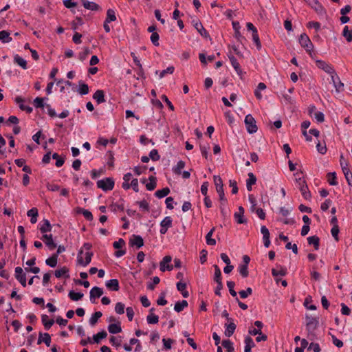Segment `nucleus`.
Segmentation results:
<instances>
[{
	"instance_id": "nucleus-1",
	"label": "nucleus",
	"mask_w": 352,
	"mask_h": 352,
	"mask_svg": "<svg viewBox=\"0 0 352 352\" xmlns=\"http://www.w3.org/2000/svg\"><path fill=\"white\" fill-rule=\"evenodd\" d=\"M305 319L307 338L311 340H314L316 338L315 330L318 326V320L317 318L309 315H306Z\"/></svg>"
},
{
	"instance_id": "nucleus-30",
	"label": "nucleus",
	"mask_w": 352,
	"mask_h": 352,
	"mask_svg": "<svg viewBox=\"0 0 352 352\" xmlns=\"http://www.w3.org/2000/svg\"><path fill=\"white\" fill-rule=\"evenodd\" d=\"M93 98L96 100L98 104L105 102L104 93L102 90H97L93 95Z\"/></svg>"
},
{
	"instance_id": "nucleus-60",
	"label": "nucleus",
	"mask_w": 352,
	"mask_h": 352,
	"mask_svg": "<svg viewBox=\"0 0 352 352\" xmlns=\"http://www.w3.org/2000/svg\"><path fill=\"white\" fill-rule=\"evenodd\" d=\"M175 71V67L173 66H169L166 69H164L160 72L159 76L160 78H162L167 74H173Z\"/></svg>"
},
{
	"instance_id": "nucleus-13",
	"label": "nucleus",
	"mask_w": 352,
	"mask_h": 352,
	"mask_svg": "<svg viewBox=\"0 0 352 352\" xmlns=\"http://www.w3.org/2000/svg\"><path fill=\"white\" fill-rule=\"evenodd\" d=\"M318 67L322 69L325 72L332 75L335 73V70L332 66L323 60H317L316 62Z\"/></svg>"
},
{
	"instance_id": "nucleus-17",
	"label": "nucleus",
	"mask_w": 352,
	"mask_h": 352,
	"mask_svg": "<svg viewBox=\"0 0 352 352\" xmlns=\"http://www.w3.org/2000/svg\"><path fill=\"white\" fill-rule=\"evenodd\" d=\"M16 103L19 105V107L21 110L25 111L28 113L32 112V108L31 107L27 106L24 104V100L21 96H17L15 98Z\"/></svg>"
},
{
	"instance_id": "nucleus-2",
	"label": "nucleus",
	"mask_w": 352,
	"mask_h": 352,
	"mask_svg": "<svg viewBox=\"0 0 352 352\" xmlns=\"http://www.w3.org/2000/svg\"><path fill=\"white\" fill-rule=\"evenodd\" d=\"M213 179L214 185L216 186V190L219 194L220 201L226 202V199L225 198V195L223 192V184L221 178L218 175H214L213 177Z\"/></svg>"
},
{
	"instance_id": "nucleus-53",
	"label": "nucleus",
	"mask_w": 352,
	"mask_h": 352,
	"mask_svg": "<svg viewBox=\"0 0 352 352\" xmlns=\"http://www.w3.org/2000/svg\"><path fill=\"white\" fill-rule=\"evenodd\" d=\"M185 166V162L182 160H180L177 162L175 167L173 168V172L175 174L180 175L182 173V170Z\"/></svg>"
},
{
	"instance_id": "nucleus-41",
	"label": "nucleus",
	"mask_w": 352,
	"mask_h": 352,
	"mask_svg": "<svg viewBox=\"0 0 352 352\" xmlns=\"http://www.w3.org/2000/svg\"><path fill=\"white\" fill-rule=\"evenodd\" d=\"M149 182L146 184V189L149 191L153 190L156 188V177L154 176H150Z\"/></svg>"
},
{
	"instance_id": "nucleus-7",
	"label": "nucleus",
	"mask_w": 352,
	"mask_h": 352,
	"mask_svg": "<svg viewBox=\"0 0 352 352\" xmlns=\"http://www.w3.org/2000/svg\"><path fill=\"white\" fill-rule=\"evenodd\" d=\"M83 250H80L78 256H77V260L79 265H82L83 267H86L87 265H89L91 261V258L93 256V252H86L85 253V260L82 257Z\"/></svg>"
},
{
	"instance_id": "nucleus-37",
	"label": "nucleus",
	"mask_w": 352,
	"mask_h": 352,
	"mask_svg": "<svg viewBox=\"0 0 352 352\" xmlns=\"http://www.w3.org/2000/svg\"><path fill=\"white\" fill-rule=\"evenodd\" d=\"M188 302L185 300H183L182 301H178L175 303L174 309L177 312L182 311L184 308L188 307Z\"/></svg>"
},
{
	"instance_id": "nucleus-56",
	"label": "nucleus",
	"mask_w": 352,
	"mask_h": 352,
	"mask_svg": "<svg viewBox=\"0 0 352 352\" xmlns=\"http://www.w3.org/2000/svg\"><path fill=\"white\" fill-rule=\"evenodd\" d=\"M252 40L256 46V48L258 50H261V41L259 39V36H258L257 30L252 32Z\"/></svg>"
},
{
	"instance_id": "nucleus-34",
	"label": "nucleus",
	"mask_w": 352,
	"mask_h": 352,
	"mask_svg": "<svg viewBox=\"0 0 352 352\" xmlns=\"http://www.w3.org/2000/svg\"><path fill=\"white\" fill-rule=\"evenodd\" d=\"M14 63L21 67L23 69H27L26 60L18 54L14 56Z\"/></svg>"
},
{
	"instance_id": "nucleus-35",
	"label": "nucleus",
	"mask_w": 352,
	"mask_h": 352,
	"mask_svg": "<svg viewBox=\"0 0 352 352\" xmlns=\"http://www.w3.org/2000/svg\"><path fill=\"white\" fill-rule=\"evenodd\" d=\"M52 230V226L47 219H43L42 224H41L40 230L42 233H46L50 232Z\"/></svg>"
},
{
	"instance_id": "nucleus-46",
	"label": "nucleus",
	"mask_w": 352,
	"mask_h": 352,
	"mask_svg": "<svg viewBox=\"0 0 352 352\" xmlns=\"http://www.w3.org/2000/svg\"><path fill=\"white\" fill-rule=\"evenodd\" d=\"M221 344L227 352H234L233 343L230 340H223Z\"/></svg>"
},
{
	"instance_id": "nucleus-39",
	"label": "nucleus",
	"mask_w": 352,
	"mask_h": 352,
	"mask_svg": "<svg viewBox=\"0 0 352 352\" xmlns=\"http://www.w3.org/2000/svg\"><path fill=\"white\" fill-rule=\"evenodd\" d=\"M132 174L130 173H128L125 174L123 177V183H122V188L125 190H128L130 188L129 185V181L132 180Z\"/></svg>"
},
{
	"instance_id": "nucleus-33",
	"label": "nucleus",
	"mask_w": 352,
	"mask_h": 352,
	"mask_svg": "<svg viewBox=\"0 0 352 352\" xmlns=\"http://www.w3.org/2000/svg\"><path fill=\"white\" fill-rule=\"evenodd\" d=\"M307 242L309 245H313L314 249L318 250L320 246V239L317 236H311L307 238Z\"/></svg>"
},
{
	"instance_id": "nucleus-27",
	"label": "nucleus",
	"mask_w": 352,
	"mask_h": 352,
	"mask_svg": "<svg viewBox=\"0 0 352 352\" xmlns=\"http://www.w3.org/2000/svg\"><path fill=\"white\" fill-rule=\"evenodd\" d=\"M108 331L109 333H111L112 334H116V333L121 332L122 328H121L120 322H118L117 323L110 324L108 326Z\"/></svg>"
},
{
	"instance_id": "nucleus-57",
	"label": "nucleus",
	"mask_w": 352,
	"mask_h": 352,
	"mask_svg": "<svg viewBox=\"0 0 352 352\" xmlns=\"http://www.w3.org/2000/svg\"><path fill=\"white\" fill-rule=\"evenodd\" d=\"M239 272L240 274L243 277H244V278L248 277V274H249V272H248V265H243V264H241L239 266Z\"/></svg>"
},
{
	"instance_id": "nucleus-52",
	"label": "nucleus",
	"mask_w": 352,
	"mask_h": 352,
	"mask_svg": "<svg viewBox=\"0 0 352 352\" xmlns=\"http://www.w3.org/2000/svg\"><path fill=\"white\" fill-rule=\"evenodd\" d=\"M68 296L72 300L78 301L83 297V294L80 292H74V291H70Z\"/></svg>"
},
{
	"instance_id": "nucleus-4",
	"label": "nucleus",
	"mask_w": 352,
	"mask_h": 352,
	"mask_svg": "<svg viewBox=\"0 0 352 352\" xmlns=\"http://www.w3.org/2000/svg\"><path fill=\"white\" fill-rule=\"evenodd\" d=\"M245 124L249 133H254L257 131L258 128L256 124V120L251 114H248L245 118Z\"/></svg>"
},
{
	"instance_id": "nucleus-21",
	"label": "nucleus",
	"mask_w": 352,
	"mask_h": 352,
	"mask_svg": "<svg viewBox=\"0 0 352 352\" xmlns=\"http://www.w3.org/2000/svg\"><path fill=\"white\" fill-rule=\"evenodd\" d=\"M244 209L242 206L239 207V211L234 213V219L239 224L246 223V220L243 218Z\"/></svg>"
},
{
	"instance_id": "nucleus-29",
	"label": "nucleus",
	"mask_w": 352,
	"mask_h": 352,
	"mask_svg": "<svg viewBox=\"0 0 352 352\" xmlns=\"http://www.w3.org/2000/svg\"><path fill=\"white\" fill-rule=\"evenodd\" d=\"M41 320L45 329L47 330L50 329L54 323V320L53 319L50 320L49 317L45 314L42 315Z\"/></svg>"
},
{
	"instance_id": "nucleus-36",
	"label": "nucleus",
	"mask_w": 352,
	"mask_h": 352,
	"mask_svg": "<svg viewBox=\"0 0 352 352\" xmlns=\"http://www.w3.org/2000/svg\"><path fill=\"white\" fill-rule=\"evenodd\" d=\"M215 230V228L213 227L208 232V234H206V243L208 245H214L216 244V241L215 239H212V236L214 233Z\"/></svg>"
},
{
	"instance_id": "nucleus-50",
	"label": "nucleus",
	"mask_w": 352,
	"mask_h": 352,
	"mask_svg": "<svg viewBox=\"0 0 352 352\" xmlns=\"http://www.w3.org/2000/svg\"><path fill=\"white\" fill-rule=\"evenodd\" d=\"M57 254H53L51 257L46 259L45 263L51 267H54L57 264Z\"/></svg>"
},
{
	"instance_id": "nucleus-58",
	"label": "nucleus",
	"mask_w": 352,
	"mask_h": 352,
	"mask_svg": "<svg viewBox=\"0 0 352 352\" xmlns=\"http://www.w3.org/2000/svg\"><path fill=\"white\" fill-rule=\"evenodd\" d=\"M146 320L148 324H157L159 321V317L157 315L150 314L147 316Z\"/></svg>"
},
{
	"instance_id": "nucleus-28",
	"label": "nucleus",
	"mask_w": 352,
	"mask_h": 352,
	"mask_svg": "<svg viewBox=\"0 0 352 352\" xmlns=\"http://www.w3.org/2000/svg\"><path fill=\"white\" fill-rule=\"evenodd\" d=\"M248 179L246 180V187L248 191L252 190V186L256 184V177L252 173H248Z\"/></svg>"
},
{
	"instance_id": "nucleus-47",
	"label": "nucleus",
	"mask_w": 352,
	"mask_h": 352,
	"mask_svg": "<svg viewBox=\"0 0 352 352\" xmlns=\"http://www.w3.org/2000/svg\"><path fill=\"white\" fill-rule=\"evenodd\" d=\"M170 192V189L167 187L164 188L161 190H158L155 192V195L157 197L161 199L166 196H167Z\"/></svg>"
},
{
	"instance_id": "nucleus-63",
	"label": "nucleus",
	"mask_w": 352,
	"mask_h": 352,
	"mask_svg": "<svg viewBox=\"0 0 352 352\" xmlns=\"http://www.w3.org/2000/svg\"><path fill=\"white\" fill-rule=\"evenodd\" d=\"M78 92L81 95H86L89 93V87L85 83H82L79 86Z\"/></svg>"
},
{
	"instance_id": "nucleus-61",
	"label": "nucleus",
	"mask_w": 352,
	"mask_h": 352,
	"mask_svg": "<svg viewBox=\"0 0 352 352\" xmlns=\"http://www.w3.org/2000/svg\"><path fill=\"white\" fill-rule=\"evenodd\" d=\"M252 293V289L251 287H248L245 290H241L239 292L240 297L241 298H246Z\"/></svg>"
},
{
	"instance_id": "nucleus-14",
	"label": "nucleus",
	"mask_w": 352,
	"mask_h": 352,
	"mask_svg": "<svg viewBox=\"0 0 352 352\" xmlns=\"http://www.w3.org/2000/svg\"><path fill=\"white\" fill-rule=\"evenodd\" d=\"M228 58L230 60V63H231L232 67H234L236 72L237 73V74L239 76H241L243 72L240 67V65H239V62L237 61L236 58L231 54V52H230L228 54Z\"/></svg>"
},
{
	"instance_id": "nucleus-22",
	"label": "nucleus",
	"mask_w": 352,
	"mask_h": 352,
	"mask_svg": "<svg viewBox=\"0 0 352 352\" xmlns=\"http://www.w3.org/2000/svg\"><path fill=\"white\" fill-rule=\"evenodd\" d=\"M110 208L113 212L123 211L124 210V200L120 199L118 202L112 204Z\"/></svg>"
},
{
	"instance_id": "nucleus-16",
	"label": "nucleus",
	"mask_w": 352,
	"mask_h": 352,
	"mask_svg": "<svg viewBox=\"0 0 352 352\" xmlns=\"http://www.w3.org/2000/svg\"><path fill=\"white\" fill-rule=\"evenodd\" d=\"M287 273V268L280 265H276V267L272 270V274L274 277H276L278 276H284Z\"/></svg>"
},
{
	"instance_id": "nucleus-51",
	"label": "nucleus",
	"mask_w": 352,
	"mask_h": 352,
	"mask_svg": "<svg viewBox=\"0 0 352 352\" xmlns=\"http://www.w3.org/2000/svg\"><path fill=\"white\" fill-rule=\"evenodd\" d=\"M107 336V333L105 331H102L98 332L97 334L93 336V340L94 342L99 343L100 340L105 338Z\"/></svg>"
},
{
	"instance_id": "nucleus-5",
	"label": "nucleus",
	"mask_w": 352,
	"mask_h": 352,
	"mask_svg": "<svg viewBox=\"0 0 352 352\" xmlns=\"http://www.w3.org/2000/svg\"><path fill=\"white\" fill-rule=\"evenodd\" d=\"M299 43L303 48H305L307 52L311 54L314 48V45L309 36L306 34H300L299 37Z\"/></svg>"
},
{
	"instance_id": "nucleus-55",
	"label": "nucleus",
	"mask_w": 352,
	"mask_h": 352,
	"mask_svg": "<svg viewBox=\"0 0 352 352\" xmlns=\"http://www.w3.org/2000/svg\"><path fill=\"white\" fill-rule=\"evenodd\" d=\"M45 98L36 97L34 100V105L36 108H43L45 106L46 107V104H44V100Z\"/></svg>"
},
{
	"instance_id": "nucleus-3",
	"label": "nucleus",
	"mask_w": 352,
	"mask_h": 352,
	"mask_svg": "<svg viewBox=\"0 0 352 352\" xmlns=\"http://www.w3.org/2000/svg\"><path fill=\"white\" fill-rule=\"evenodd\" d=\"M114 181L111 177H107L97 182L98 188H101L104 191L112 190L114 187Z\"/></svg>"
},
{
	"instance_id": "nucleus-24",
	"label": "nucleus",
	"mask_w": 352,
	"mask_h": 352,
	"mask_svg": "<svg viewBox=\"0 0 352 352\" xmlns=\"http://www.w3.org/2000/svg\"><path fill=\"white\" fill-rule=\"evenodd\" d=\"M82 3L85 8L90 10H98L100 6L95 2L89 1L88 0H81Z\"/></svg>"
},
{
	"instance_id": "nucleus-45",
	"label": "nucleus",
	"mask_w": 352,
	"mask_h": 352,
	"mask_svg": "<svg viewBox=\"0 0 352 352\" xmlns=\"http://www.w3.org/2000/svg\"><path fill=\"white\" fill-rule=\"evenodd\" d=\"M116 20L115 11L113 9H108L107 11L106 22H112Z\"/></svg>"
},
{
	"instance_id": "nucleus-11",
	"label": "nucleus",
	"mask_w": 352,
	"mask_h": 352,
	"mask_svg": "<svg viewBox=\"0 0 352 352\" xmlns=\"http://www.w3.org/2000/svg\"><path fill=\"white\" fill-rule=\"evenodd\" d=\"M331 81L336 92L340 93L344 90V83L341 82L339 76L336 73L331 75Z\"/></svg>"
},
{
	"instance_id": "nucleus-6",
	"label": "nucleus",
	"mask_w": 352,
	"mask_h": 352,
	"mask_svg": "<svg viewBox=\"0 0 352 352\" xmlns=\"http://www.w3.org/2000/svg\"><path fill=\"white\" fill-rule=\"evenodd\" d=\"M296 183L298 184V186L302 193V197L305 199H308L311 197V193L308 190V186L306 184L305 179L301 177L296 178Z\"/></svg>"
},
{
	"instance_id": "nucleus-18",
	"label": "nucleus",
	"mask_w": 352,
	"mask_h": 352,
	"mask_svg": "<svg viewBox=\"0 0 352 352\" xmlns=\"http://www.w3.org/2000/svg\"><path fill=\"white\" fill-rule=\"evenodd\" d=\"M261 232L263 234L264 245L265 248H268L270 245V232L266 226H262L261 228Z\"/></svg>"
},
{
	"instance_id": "nucleus-42",
	"label": "nucleus",
	"mask_w": 352,
	"mask_h": 352,
	"mask_svg": "<svg viewBox=\"0 0 352 352\" xmlns=\"http://www.w3.org/2000/svg\"><path fill=\"white\" fill-rule=\"evenodd\" d=\"M0 41H1L3 43H9L12 41V38L10 36V34L6 30H2L0 32Z\"/></svg>"
},
{
	"instance_id": "nucleus-32",
	"label": "nucleus",
	"mask_w": 352,
	"mask_h": 352,
	"mask_svg": "<svg viewBox=\"0 0 352 352\" xmlns=\"http://www.w3.org/2000/svg\"><path fill=\"white\" fill-rule=\"evenodd\" d=\"M27 214L28 217H30V221L32 224L36 223L37 221V217H38V210L36 208H32V209L29 210L27 212Z\"/></svg>"
},
{
	"instance_id": "nucleus-25",
	"label": "nucleus",
	"mask_w": 352,
	"mask_h": 352,
	"mask_svg": "<svg viewBox=\"0 0 352 352\" xmlns=\"http://www.w3.org/2000/svg\"><path fill=\"white\" fill-rule=\"evenodd\" d=\"M245 348L244 352H251L252 348L255 346V344L254 342L253 339L250 336H246L245 338Z\"/></svg>"
},
{
	"instance_id": "nucleus-12",
	"label": "nucleus",
	"mask_w": 352,
	"mask_h": 352,
	"mask_svg": "<svg viewBox=\"0 0 352 352\" xmlns=\"http://www.w3.org/2000/svg\"><path fill=\"white\" fill-rule=\"evenodd\" d=\"M41 240L50 250H53L56 248V244L53 241L52 234H43L41 237Z\"/></svg>"
},
{
	"instance_id": "nucleus-19",
	"label": "nucleus",
	"mask_w": 352,
	"mask_h": 352,
	"mask_svg": "<svg viewBox=\"0 0 352 352\" xmlns=\"http://www.w3.org/2000/svg\"><path fill=\"white\" fill-rule=\"evenodd\" d=\"M129 244L131 246H136L138 248H140L144 245V241L142 236L133 235V237L129 241Z\"/></svg>"
},
{
	"instance_id": "nucleus-64",
	"label": "nucleus",
	"mask_w": 352,
	"mask_h": 352,
	"mask_svg": "<svg viewBox=\"0 0 352 352\" xmlns=\"http://www.w3.org/2000/svg\"><path fill=\"white\" fill-rule=\"evenodd\" d=\"M159 39H160V36H159L158 33L153 32V34L151 36V41L155 46H159V45H160Z\"/></svg>"
},
{
	"instance_id": "nucleus-9",
	"label": "nucleus",
	"mask_w": 352,
	"mask_h": 352,
	"mask_svg": "<svg viewBox=\"0 0 352 352\" xmlns=\"http://www.w3.org/2000/svg\"><path fill=\"white\" fill-rule=\"evenodd\" d=\"M15 278L23 287L26 286V276L21 267H16L15 268Z\"/></svg>"
},
{
	"instance_id": "nucleus-23",
	"label": "nucleus",
	"mask_w": 352,
	"mask_h": 352,
	"mask_svg": "<svg viewBox=\"0 0 352 352\" xmlns=\"http://www.w3.org/2000/svg\"><path fill=\"white\" fill-rule=\"evenodd\" d=\"M236 324L233 322V320L230 321L228 324H226L225 335L227 337H230L233 335L235 329Z\"/></svg>"
},
{
	"instance_id": "nucleus-15",
	"label": "nucleus",
	"mask_w": 352,
	"mask_h": 352,
	"mask_svg": "<svg viewBox=\"0 0 352 352\" xmlns=\"http://www.w3.org/2000/svg\"><path fill=\"white\" fill-rule=\"evenodd\" d=\"M103 294V290L102 288L98 287H94L90 290V300L91 302H95V298H100Z\"/></svg>"
},
{
	"instance_id": "nucleus-48",
	"label": "nucleus",
	"mask_w": 352,
	"mask_h": 352,
	"mask_svg": "<svg viewBox=\"0 0 352 352\" xmlns=\"http://www.w3.org/2000/svg\"><path fill=\"white\" fill-rule=\"evenodd\" d=\"M342 35L348 42L352 41V30H349L348 26L344 28Z\"/></svg>"
},
{
	"instance_id": "nucleus-54",
	"label": "nucleus",
	"mask_w": 352,
	"mask_h": 352,
	"mask_svg": "<svg viewBox=\"0 0 352 352\" xmlns=\"http://www.w3.org/2000/svg\"><path fill=\"white\" fill-rule=\"evenodd\" d=\"M328 182L330 185L336 186L338 184V182L336 180V174L335 172L329 173L327 174Z\"/></svg>"
},
{
	"instance_id": "nucleus-31",
	"label": "nucleus",
	"mask_w": 352,
	"mask_h": 352,
	"mask_svg": "<svg viewBox=\"0 0 352 352\" xmlns=\"http://www.w3.org/2000/svg\"><path fill=\"white\" fill-rule=\"evenodd\" d=\"M193 23H193L194 27L199 32V33L202 36L207 37L208 36V32L206 30V29L204 28V26L202 25L201 23L198 21H193Z\"/></svg>"
},
{
	"instance_id": "nucleus-43",
	"label": "nucleus",
	"mask_w": 352,
	"mask_h": 352,
	"mask_svg": "<svg viewBox=\"0 0 352 352\" xmlns=\"http://www.w3.org/2000/svg\"><path fill=\"white\" fill-rule=\"evenodd\" d=\"M102 316L101 311H96L92 314L91 317L89 319V324L91 326H94L97 322L98 319Z\"/></svg>"
},
{
	"instance_id": "nucleus-38",
	"label": "nucleus",
	"mask_w": 352,
	"mask_h": 352,
	"mask_svg": "<svg viewBox=\"0 0 352 352\" xmlns=\"http://www.w3.org/2000/svg\"><path fill=\"white\" fill-rule=\"evenodd\" d=\"M68 269L66 267H63L59 270L55 271V276L56 278H60L65 276L66 278H69V275L68 274Z\"/></svg>"
},
{
	"instance_id": "nucleus-49",
	"label": "nucleus",
	"mask_w": 352,
	"mask_h": 352,
	"mask_svg": "<svg viewBox=\"0 0 352 352\" xmlns=\"http://www.w3.org/2000/svg\"><path fill=\"white\" fill-rule=\"evenodd\" d=\"M214 280L216 283H221V272L219 267L217 265H214Z\"/></svg>"
},
{
	"instance_id": "nucleus-44",
	"label": "nucleus",
	"mask_w": 352,
	"mask_h": 352,
	"mask_svg": "<svg viewBox=\"0 0 352 352\" xmlns=\"http://www.w3.org/2000/svg\"><path fill=\"white\" fill-rule=\"evenodd\" d=\"M342 172L344 175L345 179H346L348 184L352 186V173L350 170L349 167L344 168V170H342Z\"/></svg>"
},
{
	"instance_id": "nucleus-59",
	"label": "nucleus",
	"mask_w": 352,
	"mask_h": 352,
	"mask_svg": "<svg viewBox=\"0 0 352 352\" xmlns=\"http://www.w3.org/2000/svg\"><path fill=\"white\" fill-rule=\"evenodd\" d=\"M125 305L122 302H117L115 306V311L118 314H123L124 313Z\"/></svg>"
},
{
	"instance_id": "nucleus-10",
	"label": "nucleus",
	"mask_w": 352,
	"mask_h": 352,
	"mask_svg": "<svg viewBox=\"0 0 352 352\" xmlns=\"http://www.w3.org/2000/svg\"><path fill=\"white\" fill-rule=\"evenodd\" d=\"M172 219L170 217H166L160 223L161 228L160 232L161 234H164L167 232L169 228L172 226Z\"/></svg>"
},
{
	"instance_id": "nucleus-40",
	"label": "nucleus",
	"mask_w": 352,
	"mask_h": 352,
	"mask_svg": "<svg viewBox=\"0 0 352 352\" xmlns=\"http://www.w3.org/2000/svg\"><path fill=\"white\" fill-rule=\"evenodd\" d=\"M266 89V85L263 82H259L257 88L254 91V95L258 100L262 98V94H261V91L265 90Z\"/></svg>"
},
{
	"instance_id": "nucleus-20",
	"label": "nucleus",
	"mask_w": 352,
	"mask_h": 352,
	"mask_svg": "<svg viewBox=\"0 0 352 352\" xmlns=\"http://www.w3.org/2000/svg\"><path fill=\"white\" fill-rule=\"evenodd\" d=\"M105 285L111 291L117 292L120 289L119 282L117 279H111L107 280Z\"/></svg>"
},
{
	"instance_id": "nucleus-26",
	"label": "nucleus",
	"mask_w": 352,
	"mask_h": 352,
	"mask_svg": "<svg viewBox=\"0 0 352 352\" xmlns=\"http://www.w3.org/2000/svg\"><path fill=\"white\" fill-rule=\"evenodd\" d=\"M232 26L233 29L234 30V36L241 43L242 40L244 39V37L241 35L240 32L239 23L237 21L232 22Z\"/></svg>"
},
{
	"instance_id": "nucleus-62",
	"label": "nucleus",
	"mask_w": 352,
	"mask_h": 352,
	"mask_svg": "<svg viewBox=\"0 0 352 352\" xmlns=\"http://www.w3.org/2000/svg\"><path fill=\"white\" fill-rule=\"evenodd\" d=\"M52 158L56 160V166L57 167H60L63 165L65 161L63 158L60 157L58 153H54L52 155Z\"/></svg>"
},
{
	"instance_id": "nucleus-8",
	"label": "nucleus",
	"mask_w": 352,
	"mask_h": 352,
	"mask_svg": "<svg viewBox=\"0 0 352 352\" xmlns=\"http://www.w3.org/2000/svg\"><path fill=\"white\" fill-rule=\"evenodd\" d=\"M172 260V257L170 256H165L162 261L160 263V269L162 272H165L166 270L171 271L173 269V266L172 265H169Z\"/></svg>"
}]
</instances>
